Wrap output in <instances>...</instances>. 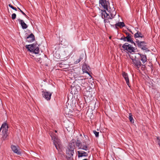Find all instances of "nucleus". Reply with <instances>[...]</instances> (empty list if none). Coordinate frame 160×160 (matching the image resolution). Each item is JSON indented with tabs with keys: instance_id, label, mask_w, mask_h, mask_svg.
<instances>
[{
	"instance_id": "obj_1",
	"label": "nucleus",
	"mask_w": 160,
	"mask_h": 160,
	"mask_svg": "<svg viewBox=\"0 0 160 160\" xmlns=\"http://www.w3.org/2000/svg\"><path fill=\"white\" fill-rule=\"evenodd\" d=\"M99 4L105 10H102L101 16L102 18H106L107 19H112L113 18L116 14V12L113 7H110L109 2L106 0H99Z\"/></svg>"
},
{
	"instance_id": "obj_2",
	"label": "nucleus",
	"mask_w": 160,
	"mask_h": 160,
	"mask_svg": "<svg viewBox=\"0 0 160 160\" xmlns=\"http://www.w3.org/2000/svg\"><path fill=\"white\" fill-rule=\"evenodd\" d=\"M84 137L85 138V139L83 140L82 141V143H81V141L79 140L78 139H77L76 144L78 149H82L86 151H88V152L89 153V149L88 147V143L89 140L87 136L84 135Z\"/></svg>"
},
{
	"instance_id": "obj_3",
	"label": "nucleus",
	"mask_w": 160,
	"mask_h": 160,
	"mask_svg": "<svg viewBox=\"0 0 160 160\" xmlns=\"http://www.w3.org/2000/svg\"><path fill=\"white\" fill-rule=\"evenodd\" d=\"M138 54H132L130 55V58L132 60V63L136 68L138 70L141 65V63L138 57H139Z\"/></svg>"
},
{
	"instance_id": "obj_4",
	"label": "nucleus",
	"mask_w": 160,
	"mask_h": 160,
	"mask_svg": "<svg viewBox=\"0 0 160 160\" xmlns=\"http://www.w3.org/2000/svg\"><path fill=\"white\" fill-rule=\"evenodd\" d=\"M50 134L53 140V144L57 149L59 151V149L61 147V145L60 141L58 137L57 134L53 132H50Z\"/></svg>"
},
{
	"instance_id": "obj_5",
	"label": "nucleus",
	"mask_w": 160,
	"mask_h": 160,
	"mask_svg": "<svg viewBox=\"0 0 160 160\" xmlns=\"http://www.w3.org/2000/svg\"><path fill=\"white\" fill-rule=\"evenodd\" d=\"M75 147L74 141L73 140L71 142V148L70 151H66V156L67 160H72V159Z\"/></svg>"
},
{
	"instance_id": "obj_6",
	"label": "nucleus",
	"mask_w": 160,
	"mask_h": 160,
	"mask_svg": "<svg viewBox=\"0 0 160 160\" xmlns=\"http://www.w3.org/2000/svg\"><path fill=\"white\" fill-rule=\"evenodd\" d=\"M26 48L30 52H32L35 54H38L39 53V48L35 44L26 45Z\"/></svg>"
},
{
	"instance_id": "obj_7",
	"label": "nucleus",
	"mask_w": 160,
	"mask_h": 160,
	"mask_svg": "<svg viewBox=\"0 0 160 160\" xmlns=\"http://www.w3.org/2000/svg\"><path fill=\"white\" fill-rule=\"evenodd\" d=\"M122 47L125 50H126L129 52H134L136 50L135 48L133 47L128 43H125L123 44Z\"/></svg>"
},
{
	"instance_id": "obj_8",
	"label": "nucleus",
	"mask_w": 160,
	"mask_h": 160,
	"mask_svg": "<svg viewBox=\"0 0 160 160\" xmlns=\"http://www.w3.org/2000/svg\"><path fill=\"white\" fill-rule=\"evenodd\" d=\"M42 96L43 98L47 100H49L51 99L52 93L46 91H42Z\"/></svg>"
},
{
	"instance_id": "obj_9",
	"label": "nucleus",
	"mask_w": 160,
	"mask_h": 160,
	"mask_svg": "<svg viewBox=\"0 0 160 160\" xmlns=\"http://www.w3.org/2000/svg\"><path fill=\"white\" fill-rule=\"evenodd\" d=\"M11 148L12 150L14 152L17 153L18 155H20L21 154V152L19 151V148L18 147L12 145L11 146Z\"/></svg>"
},
{
	"instance_id": "obj_10",
	"label": "nucleus",
	"mask_w": 160,
	"mask_h": 160,
	"mask_svg": "<svg viewBox=\"0 0 160 160\" xmlns=\"http://www.w3.org/2000/svg\"><path fill=\"white\" fill-rule=\"evenodd\" d=\"M122 75L124 79H125L127 84L129 87H130V86L129 85V79L128 74L125 72H123L122 73Z\"/></svg>"
},
{
	"instance_id": "obj_11",
	"label": "nucleus",
	"mask_w": 160,
	"mask_h": 160,
	"mask_svg": "<svg viewBox=\"0 0 160 160\" xmlns=\"http://www.w3.org/2000/svg\"><path fill=\"white\" fill-rule=\"evenodd\" d=\"M89 67L88 65H87L86 64H84L83 65L82 67V71L83 72V73H85L88 74V75H90V74L88 72V71H89Z\"/></svg>"
},
{
	"instance_id": "obj_12",
	"label": "nucleus",
	"mask_w": 160,
	"mask_h": 160,
	"mask_svg": "<svg viewBox=\"0 0 160 160\" xmlns=\"http://www.w3.org/2000/svg\"><path fill=\"white\" fill-rule=\"evenodd\" d=\"M18 21L19 24L21 25L22 28V29H25L28 28V25H27L25 23V22L23 20L21 19H18Z\"/></svg>"
},
{
	"instance_id": "obj_13",
	"label": "nucleus",
	"mask_w": 160,
	"mask_h": 160,
	"mask_svg": "<svg viewBox=\"0 0 160 160\" xmlns=\"http://www.w3.org/2000/svg\"><path fill=\"white\" fill-rule=\"evenodd\" d=\"M35 40L34 35L31 33L27 37V41L28 42H32Z\"/></svg>"
},
{
	"instance_id": "obj_14",
	"label": "nucleus",
	"mask_w": 160,
	"mask_h": 160,
	"mask_svg": "<svg viewBox=\"0 0 160 160\" xmlns=\"http://www.w3.org/2000/svg\"><path fill=\"white\" fill-rule=\"evenodd\" d=\"M78 157H87L88 156V152L82 151H78Z\"/></svg>"
},
{
	"instance_id": "obj_15",
	"label": "nucleus",
	"mask_w": 160,
	"mask_h": 160,
	"mask_svg": "<svg viewBox=\"0 0 160 160\" xmlns=\"http://www.w3.org/2000/svg\"><path fill=\"white\" fill-rule=\"evenodd\" d=\"M8 130H2V139L3 140H6L8 136Z\"/></svg>"
},
{
	"instance_id": "obj_16",
	"label": "nucleus",
	"mask_w": 160,
	"mask_h": 160,
	"mask_svg": "<svg viewBox=\"0 0 160 160\" xmlns=\"http://www.w3.org/2000/svg\"><path fill=\"white\" fill-rule=\"evenodd\" d=\"M137 54H139L138 57H139V56L141 58V60L143 64L146 62L147 61V58L146 56L145 55L139 53H138Z\"/></svg>"
},
{
	"instance_id": "obj_17",
	"label": "nucleus",
	"mask_w": 160,
	"mask_h": 160,
	"mask_svg": "<svg viewBox=\"0 0 160 160\" xmlns=\"http://www.w3.org/2000/svg\"><path fill=\"white\" fill-rule=\"evenodd\" d=\"M82 76L80 77V79L76 80L82 86H84V85L85 84V79L82 78Z\"/></svg>"
},
{
	"instance_id": "obj_18",
	"label": "nucleus",
	"mask_w": 160,
	"mask_h": 160,
	"mask_svg": "<svg viewBox=\"0 0 160 160\" xmlns=\"http://www.w3.org/2000/svg\"><path fill=\"white\" fill-rule=\"evenodd\" d=\"M64 112L66 115H70L71 114L72 112L71 110L67 107L64 108Z\"/></svg>"
},
{
	"instance_id": "obj_19",
	"label": "nucleus",
	"mask_w": 160,
	"mask_h": 160,
	"mask_svg": "<svg viewBox=\"0 0 160 160\" xmlns=\"http://www.w3.org/2000/svg\"><path fill=\"white\" fill-rule=\"evenodd\" d=\"M126 34L127 35L126 37V38L127 39V41L130 42L131 43H134V42L132 39V38L131 37V35L129 34L128 33H126Z\"/></svg>"
},
{
	"instance_id": "obj_20",
	"label": "nucleus",
	"mask_w": 160,
	"mask_h": 160,
	"mask_svg": "<svg viewBox=\"0 0 160 160\" xmlns=\"http://www.w3.org/2000/svg\"><path fill=\"white\" fill-rule=\"evenodd\" d=\"M115 26L116 28H117L118 27H119L120 28L124 27L125 26V24L123 22H120L115 24Z\"/></svg>"
},
{
	"instance_id": "obj_21",
	"label": "nucleus",
	"mask_w": 160,
	"mask_h": 160,
	"mask_svg": "<svg viewBox=\"0 0 160 160\" xmlns=\"http://www.w3.org/2000/svg\"><path fill=\"white\" fill-rule=\"evenodd\" d=\"M8 127L7 125V124L6 123V122L3 123L0 128L1 130L2 129V130H8Z\"/></svg>"
},
{
	"instance_id": "obj_22",
	"label": "nucleus",
	"mask_w": 160,
	"mask_h": 160,
	"mask_svg": "<svg viewBox=\"0 0 160 160\" xmlns=\"http://www.w3.org/2000/svg\"><path fill=\"white\" fill-rule=\"evenodd\" d=\"M143 37V35L139 32H137L134 34V37L135 38H142Z\"/></svg>"
},
{
	"instance_id": "obj_23",
	"label": "nucleus",
	"mask_w": 160,
	"mask_h": 160,
	"mask_svg": "<svg viewBox=\"0 0 160 160\" xmlns=\"http://www.w3.org/2000/svg\"><path fill=\"white\" fill-rule=\"evenodd\" d=\"M137 44L138 46L141 48V47L143 46V44L145 43V42L143 41H138L137 42Z\"/></svg>"
},
{
	"instance_id": "obj_24",
	"label": "nucleus",
	"mask_w": 160,
	"mask_h": 160,
	"mask_svg": "<svg viewBox=\"0 0 160 160\" xmlns=\"http://www.w3.org/2000/svg\"><path fill=\"white\" fill-rule=\"evenodd\" d=\"M129 119L130 120V121L131 122H133V119L132 115H131V113L129 114Z\"/></svg>"
},
{
	"instance_id": "obj_25",
	"label": "nucleus",
	"mask_w": 160,
	"mask_h": 160,
	"mask_svg": "<svg viewBox=\"0 0 160 160\" xmlns=\"http://www.w3.org/2000/svg\"><path fill=\"white\" fill-rule=\"evenodd\" d=\"M157 141L156 142L158 143V144L159 145L160 147V137H157Z\"/></svg>"
},
{
	"instance_id": "obj_26",
	"label": "nucleus",
	"mask_w": 160,
	"mask_h": 160,
	"mask_svg": "<svg viewBox=\"0 0 160 160\" xmlns=\"http://www.w3.org/2000/svg\"><path fill=\"white\" fill-rule=\"evenodd\" d=\"M71 148V142L69 144L68 147L66 151H70Z\"/></svg>"
},
{
	"instance_id": "obj_27",
	"label": "nucleus",
	"mask_w": 160,
	"mask_h": 160,
	"mask_svg": "<svg viewBox=\"0 0 160 160\" xmlns=\"http://www.w3.org/2000/svg\"><path fill=\"white\" fill-rule=\"evenodd\" d=\"M16 15L15 13H13L11 17L12 20H14L16 18Z\"/></svg>"
},
{
	"instance_id": "obj_28",
	"label": "nucleus",
	"mask_w": 160,
	"mask_h": 160,
	"mask_svg": "<svg viewBox=\"0 0 160 160\" xmlns=\"http://www.w3.org/2000/svg\"><path fill=\"white\" fill-rule=\"evenodd\" d=\"M8 6H9V7H10V8H11L12 9H13L14 10H15V11H17V9L16 8L14 7L11 4H9L8 5Z\"/></svg>"
},
{
	"instance_id": "obj_29",
	"label": "nucleus",
	"mask_w": 160,
	"mask_h": 160,
	"mask_svg": "<svg viewBox=\"0 0 160 160\" xmlns=\"http://www.w3.org/2000/svg\"><path fill=\"white\" fill-rule=\"evenodd\" d=\"M82 59V58L81 57H80L77 60L75 61V63L77 64L79 63V62H80V61Z\"/></svg>"
},
{
	"instance_id": "obj_30",
	"label": "nucleus",
	"mask_w": 160,
	"mask_h": 160,
	"mask_svg": "<svg viewBox=\"0 0 160 160\" xmlns=\"http://www.w3.org/2000/svg\"><path fill=\"white\" fill-rule=\"evenodd\" d=\"M105 19L104 20V22H105V24H106V23H107V22H110V21H109V19H107V18H104Z\"/></svg>"
},
{
	"instance_id": "obj_31",
	"label": "nucleus",
	"mask_w": 160,
	"mask_h": 160,
	"mask_svg": "<svg viewBox=\"0 0 160 160\" xmlns=\"http://www.w3.org/2000/svg\"><path fill=\"white\" fill-rule=\"evenodd\" d=\"M93 132L96 137H98L99 132H97L96 131H93Z\"/></svg>"
},
{
	"instance_id": "obj_32",
	"label": "nucleus",
	"mask_w": 160,
	"mask_h": 160,
	"mask_svg": "<svg viewBox=\"0 0 160 160\" xmlns=\"http://www.w3.org/2000/svg\"><path fill=\"white\" fill-rule=\"evenodd\" d=\"M141 49L143 50H145L146 51H148V48H146V47L145 46H143L142 47H141Z\"/></svg>"
},
{
	"instance_id": "obj_33",
	"label": "nucleus",
	"mask_w": 160,
	"mask_h": 160,
	"mask_svg": "<svg viewBox=\"0 0 160 160\" xmlns=\"http://www.w3.org/2000/svg\"><path fill=\"white\" fill-rule=\"evenodd\" d=\"M121 40H123L124 41H127V39L126 38V37H124L123 38L122 37L121 38Z\"/></svg>"
},
{
	"instance_id": "obj_34",
	"label": "nucleus",
	"mask_w": 160,
	"mask_h": 160,
	"mask_svg": "<svg viewBox=\"0 0 160 160\" xmlns=\"http://www.w3.org/2000/svg\"><path fill=\"white\" fill-rule=\"evenodd\" d=\"M41 58H37L36 59V61L37 62H38L40 63L41 62Z\"/></svg>"
},
{
	"instance_id": "obj_35",
	"label": "nucleus",
	"mask_w": 160,
	"mask_h": 160,
	"mask_svg": "<svg viewBox=\"0 0 160 160\" xmlns=\"http://www.w3.org/2000/svg\"><path fill=\"white\" fill-rule=\"evenodd\" d=\"M20 11L22 13V14H24V12L21 9H20Z\"/></svg>"
},
{
	"instance_id": "obj_36",
	"label": "nucleus",
	"mask_w": 160,
	"mask_h": 160,
	"mask_svg": "<svg viewBox=\"0 0 160 160\" xmlns=\"http://www.w3.org/2000/svg\"><path fill=\"white\" fill-rule=\"evenodd\" d=\"M23 15L24 16H25V17H27V16L26 15L25 13H24V14H23Z\"/></svg>"
},
{
	"instance_id": "obj_37",
	"label": "nucleus",
	"mask_w": 160,
	"mask_h": 160,
	"mask_svg": "<svg viewBox=\"0 0 160 160\" xmlns=\"http://www.w3.org/2000/svg\"><path fill=\"white\" fill-rule=\"evenodd\" d=\"M82 160H88L87 159H83Z\"/></svg>"
},
{
	"instance_id": "obj_38",
	"label": "nucleus",
	"mask_w": 160,
	"mask_h": 160,
	"mask_svg": "<svg viewBox=\"0 0 160 160\" xmlns=\"http://www.w3.org/2000/svg\"><path fill=\"white\" fill-rule=\"evenodd\" d=\"M55 132L56 133H57V131L56 130H55Z\"/></svg>"
},
{
	"instance_id": "obj_39",
	"label": "nucleus",
	"mask_w": 160,
	"mask_h": 160,
	"mask_svg": "<svg viewBox=\"0 0 160 160\" xmlns=\"http://www.w3.org/2000/svg\"><path fill=\"white\" fill-rule=\"evenodd\" d=\"M18 9L19 10H20V8H18Z\"/></svg>"
}]
</instances>
